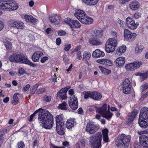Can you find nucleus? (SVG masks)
Masks as SVG:
<instances>
[{
	"label": "nucleus",
	"instance_id": "nucleus-1",
	"mask_svg": "<svg viewBox=\"0 0 148 148\" xmlns=\"http://www.w3.org/2000/svg\"><path fill=\"white\" fill-rule=\"evenodd\" d=\"M37 113L38 114V120L39 123L43 128L49 129L53 126V119L52 115L47 110L41 108L36 110L32 114L30 118L29 121L33 120V118Z\"/></svg>",
	"mask_w": 148,
	"mask_h": 148
},
{
	"label": "nucleus",
	"instance_id": "nucleus-2",
	"mask_svg": "<svg viewBox=\"0 0 148 148\" xmlns=\"http://www.w3.org/2000/svg\"><path fill=\"white\" fill-rule=\"evenodd\" d=\"M9 59L11 62L24 63L33 67H35L36 66V64L29 61L27 58L22 54L13 53L9 57Z\"/></svg>",
	"mask_w": 148,
	"mask_h": 148
},
{
	"label": "nucleus",
	"instance_id": "nucleus-3",
	"mask_svg": "<svg viewBox=\"0 0 148 148\" xmlns=\"http://www.w3.org/2000/svg\"><path fill=\"white\" fill-rule=\"evenodd\" d=\"M131 138L129 135L121 134L117 137L115 144L118 148H128Z\"/></svg>",
	"mask_w": 148,
	"mask_h": 148
},
{
	"label": "nucleus",
	"instance_id": "nucleus-4",
	"mask_svg": "<svg viewBox=\"0 0 148 148\" xmlns=\"http://www.w3.org/2000/svg\"><path fill=\"white\" fill-rule=\"evenodd\" d=\"M138 124L143 128L148 126V107H145L141 110L139 116Z\"/></svg>",
	"mask_w": 148,
	"mask_h": 148
},
{
	"label": "nucleus",
	"instance_id": "nucleus-5",
	"mask_svg": "<svg viewBox=\"0 0 148 148\" xmlns=\"http://www.w3.org/2000/svg\"><path fill=\"white\" fill-rule=\"evenodd\" d=\"M102 135L101 132H97L89 138V145L93 148H101L102 146Z\"/></svg>",
	"mask_w": 148,
	"mask_h": 148
},
{
	"label": "nucleus",
	"instance_id": "nucleus-6",
	"mask_svg": "<svg viewBox=\"0 0 148 148\" xmlns=\"http://www.w3.org/2000/svg\"><path fill=\"white\" fill-rule=\"evenodd\" d=\"M75 16L82 23L89 24L93 22V20L91 18L87 16L85 12L80 9L77 10L74 14Z\"/></svg>",
	"mask_w": 148,
	"mask_h": 148
},
{
	"label": "nucleus",
	"instance_id": "nucleus-7",
	"mask_svg": "<svg viewBox=\"0 0 148 148\" xmlns=\"http://www.w3.org/2000/svg\"><path fill=\"white\" fill-rule=\"evenodd\" d=\"M109 108L108 105L107 106V104H104L101 108H97L96 110L97 112L100 114L103 117L109 120L113 115V114L110 112Z\"/></svg>",
	"mask_w": 148,
	"mask_h": 148
},
{
	"label": "nucleus",
	"instance_id": "nucleus-8",
	"mask_svg": "<svg viewBox=\"0 0 148 148\" xmlns=\"http://www.w3.org/2000/svg\"><path fill=\"white\" fill-rule=\"evenodd\" d=\"M17 3L15 1H7L0 2V9L3 10H15L17 9Z\"/></svg>",
	"mask_w": 148,
	"mask_h": 148
},
{
	"label": "nucleus",
	"instance_id": "nucleus-9",
	"mask_svg": "<svg viewBox=\"0 0 148 148\" xmlns=\"http://www.w3.org/2000/svg\"><path fill=\"white\" fill-rule=\"evenodd\" d=\"M117 40L109 38L107 40L105 45V50L108 53L113 52L117 44Z\"/></svg>",
	"mask_w": 148,
	"mask_h": 148
},
{
	"label": "nucleus",
	"instance_id": "nucleus-10",
	"mask_svg": "<svg viewBox=\"0 0 148 148\" xmlns=\"http://www.w3.org/2000/svg\"><path fill=\"white\" fill-rule=\"evenodd\" d=\"M99 128V126L94 122L89 121L86 126V131L90 134H92L96 132Z\"/></svg>",
	"mask_w": 148,
	"mask_h": 148
},
{
	"label": "nucleus",
	"instance_id": "nucleus-11",
	"mask_svg": "<svg viewBox=\"0 0 148 148\" xmlns=\"http://www.w3.org/2000/svg\"><path fill=\"white\" fill-rule=\"evenodd\" d=\"M131 87V84L129 79H125L122 85L123 92L126 94H129Z\"/></svg>",
	"mask_w": 148,
	"mask_h": 148
},
{
	"label": "nucleus",
	"instance_id": "nucleus-12",
	"mask_svg": "<svg viewBox=\"0 0 148 148\" xmlns=\"http://www.w3.org/2000/svg\"><path fill=\"white\" fill-rule=\"evenodd\" d=\"M142 64L141 62L136 61L126 64L125 66V68L128 71H132L139 68Z\"/></svg>",
	"mask_w": 148,
	"mask_h": 148
},
{
	"label": "nucleus",
	"instance_id": "nucleus-13",
	"mask_svg": "<svg viewBox=\"0 0 148 148\" xmlns=\"http://www.w3.org/2000/svg\"><path fill=\"white\" fill-rule=\"evenodd\" d=\"M126 25L129 28L134 30L137 28L139 23L138 22L135 23V21L132 18L128 17L126 19Z\"/></svg>",
	"mask_w": 148,
	"mask_h": 148
},
{
	"label": "nucleus",
	"instance_id": "nucleus-14",
	"mask_svg": "<svg viewBox=\"0 0 148 148\" xmlns=\"http://www.w3.org/2000/svg\"><path fill=\"white\" fill-rule=\"evenodd\" d=\"M69 105L73 110L76 109L78 107V103L77 99L75 95H71L69 101Z\"/></svg>",
	"mask_w": 148,
	"mask_h": 148
},
{
	"label": "nucleus",
	"instance_id": "nucleus-15",
	"mask_svg": "<svg viewBox=\"0 0 148 148\" xmlns=\"http://www.w3.org/2000/svg\"><path fill=\"white\" fill-rule=\"evenodd\" d=\"M138 112L137 110L134 109L131 113L129 114L125 121L126 124L129 125L132 124L134 119L136 117Z\"/></svg>",
	"mask_w": 148,
	"mask_h": 148
},
{
	"label": "nucleus",
	"instance_id": "nucleus-16",
	"mask_svg": "<svg viewBox=\"0 0 148 148\" xmlns=\"http://www.w3.org/2000/svg\"><path fill=\"white\" fill-rule=\"evenodd\" d=\"M9 25L11 27H16L18 29H23L25 27L23 22L17 21L10 20L9 22Z\"/></svg>",
	"mask_w": 148,
	"mask_h": 148
},
{
	"label": "nucleus",
	"instance_id": "nucleus-17",
	"mask_svg": "<svg viewBox=\"0 0 148 148\" xmlns=\"http://www.w3.org/2000/svg\"><path fill=\"white\" fill-rule=\"evenodd\" d=\"M137 36L135 33H132L127 29H125L124 32V38L126 40H132Z\"/></svg>",
	"mask_w": 148,
	"mask_h": 148
},
{
	"label": "nucleus",
	"instance_id": "nucleus-18",
	"mask_svg": "<svg viewBox=\"0 0 148 148\" xmlns=\"http://www.w3.org/2000/svg\"><path fill=\"white\" fill-rule=\"evenodd\" d=\"M139 141L140 144L145 148H148V136L145 135L140 136Z\"/></svg>",
	"mask_w": 148,
	"mask_h": 148
},
{
	"label": "nucleus",
	"instance_id": "nucleus-19",
	"mask_svg": "<svg viewBox=\"0 0 148 148\" xmlns=\"http://www.w3.org/2000/svg\"><path fill=\"white\" fill-rule=\"evenodd\" d=\"M56 126H63L64 125V116L62 114L57 115L56 117Z\"/></svg>",
	"mask_w": 148,
	"mask_h": 148
},
{
	"label": "nucleus",
	"instance_id": "nucleus-20",
	"mask_svg": "<svg viewBox=\"0 0 148 148\" xmlns=\"http://www.w3.org/2000/svg\"><path fill=\"white\" fill-rule=\"evenodd\" d=\"M97 62L103 65L105 64L109 66H111L112 65V63L111 60L107 59H99L97 60Z\"/></svg>",
	"mask_w": 148,
	"mask_h": 148
},
{
	"label": "nucleus",
	"instance_id": "nucleus-21",
	"mask_svg": "<svg viewBox=\"0 0 148 148\" xmlns=\"http://www.w3.org/2000/svg\"><path fill=\"white\" fill-rule=\"evenodd\" d=\"M103 35V31L95 30L91 34V36L96 38H100Z\"/></svg>",
	"mask_w": 148,
	"mask_h": 148
},
{
	"label": "nucleus",
	"instance_id": "nucleus-22",
	"mask_svg": "<svg viewBox=\"0 0 148 148\" xmlns=\"http://www.w3.org/2000/svg\"><path fill=\"white\" fill-rule=\"evenodd\" d=\"M105 55V53L104 52L101 51L99 49H97L93 51L92 53V57L98 58L100 57H103Z\"/></svg>",
	"mask_w": 148,
	"mask_h": 148
},
{
	"label": "nucleus",
	"instance_id": "nucleus-23",
	"mask_svg": "<svg viewBox=\"0 0 148 148\" xmlns=\"http://www.w3.org/2000/svg\"><path fill=\"white\" fill-rule=\"evenodd\" d=\"M67 90L64 88L61 89L57 93V97L60 98L62 99H65L66 98V93Z\"/></svg>",
	"mask_w": 148,
	"mask_h": 148
},
{
	"label": "nucleus",
	"instance_id": "nucleus-24",
	"mask_svg": "<svg viewBox=\"0 0 148 148\" xmlns=\"http://www.w3.org/2000/svg\"><path fill=\"white\" fill-rule=\"evenodd\" d=\"M140 6L138 2L136 1H133L130 3L129 8L132 10L135 11L137 10Z\"/></svg>",
	"mask_w": 148,
	"mask_h": 148
},
{
	"label": "nucleus",
	"instance_id": "nucleus-25",
	"mask_svg": "<svg viewBox=\"0 0 148 148\" xmlns=\"http://www.w3.org/2000/svg\"><path fill=\"white\" fill-rule=\"evenodd\" d=\"M75 124V122L74 120L72 119H68L66 124V127L69 129H72Z\"/></svg>",
	"mask_w": 148,
	"mask_h": 148
},
{
	"label": "nucleus",
	"instance_id": "nucleus-26",
	"mask_svg": "<svg viewBox=\"0 0 148 148\" xmlns=\"http://www.w3.org/2000/svg\"><path fill=\"white\" fill-rule=\"evenodd\" d=\"M115 62L117 66L123 65L125 62V58L123 57H119L115 60Z\"/></svg>",
	"mask_w": 148,
	"mask_h": 148
},
{
	"label": "nucleus",
	"instance_id": "nucleus-27",
	"mask_svg": "<svg viewBox=\"0 0 148 148\" xmlns=\"http://www.w3.org/2000/svg\"><path fill=\"white\" fill-rule=\"evenodd\" d=\"M60 17L57 15H54L50 18V22L54 25H58L59 23Z\"/></svg>",
	"mask_w": 148,
	"mask_h": 148
},
{
	"label": "nucleus",
	"instance_id": "nucleus-28",
	"mask_svg": "<svg viewBox=\"0 0 148 148\" xmlns=\"http://www.w3.org/2000/svg\"><path fill=\"white\" fill-rule=\"evenodd\" d=\"M97 38H93L91 36V38L89 40V42L92 45H99L101 44V42L99 40L96 39Z\"/></svg>",
	"mask_w": 148,
	"mask_h": 148
},
{
	"label": "nucleus",
	"instance_id": "nucleus-29",
	"mask_svg": "<svg viewBox=\"0 0 148 148\" xmlns=\"http://www.w3.org/2000/svg\"><path fill=\"white\" fill-rule=\"evenodd\" d=\"M108 131L107 129H105L102 130L103 141L108 143L109 142V138L108 135Z\"/></svg>",
	"mask_w": 148,
	"mask_h": 148
},
{
	"label": "nucleus",
	"instance_id": "nucleus-30",
	"mask_svg": "<svg viewBox=\"0 0 148 148\" xmlns=\"http://www.w3.org/2000/svg\"><path fill=\"white\" fill-rule=\"evenodd\" d=\"M84 3L89 6H93L97 4L99 0H82Z\"/></svg>",
	"mask_w": 148,
	"mask_h": 148
},
{
	"label": "nucleus",
	"instance_id": "nucleus-31",
	"mask_svg": "<svg viewBox=\"0 0 148 148\" xmlns=\"http://www.w3.org/2000/svg\"><path fill=\"white\" fill-rule=\"evenodd\" d=\"M91 99L95 100H99L102 97L101 94L97 92H92Z\"/></svg>",
	"mask_w": 148,
	"mask_h": 148
},
{
	"label": "nucleus",
	"instance_id": "nucleus-32",
	"mask_svg": "<svg viewBox=\"0 0 148 148\" xmlns=\"http://www.w3.org/2000/svg\"><path fill=\"white\" fill-rule=\"evenodd\" d=\"M81 26L80 23L77 21L73 20L70 25L71 28L73 29L74 28H78Z\"/></svg>",
	"mask_w": 148,
	"mask_h": 148
},
{
	"label": "nucleus",
	"instance_id": "nucleus-33",
	"mask_svg": "<svg viewBox=\"0 0 148 148\" xmlns=\"http://www.w3.org/2000/svg\"><path fill=\"white\" fill-rule=\"evenodd\" d=\"M24 18L27 22L34 23L36 21V19L31 16L26 15L24 16Z\"/></svg>",
	"mask_w": 148,
	"mask_h": 148
},
{
	"label": "nucleus",
	"instance_id": "nucleus-34",
	"mask_svg": "<svg viewBox=\"0 0 148 148\" xmlns=\"http://www.w3.org/2000/svg\"><path fill=\"white\" fill-rule=\"evenodd\" d=\"M99 68L102 73L105 75H108L110 74L111 71L110 70L107 69L101 66H99Z\"/></svg>",
	"mask_w": 148,
	"mask_h": 148
},
{
	"label": "nucleus",
	"instance_id": "nucleus-35",
	"mask_svg": "<svg viewBox=\"0 0 148 148\" xmlns=\"http://www.w3.org/2000/svg\"><path fill=\"white\" fill-rule=\"evenodd\" d=\"M85 144L86 140L84 139H82L76 144L75 146L77 148H81L80 145L82 147H83L85 146Z\"/></svg>",
	"mask_w": 148,
	"mask_h": 148
},
{
	"label": "nucleus",
	"instance_id": "nucleus-36",
	"mask_svg": "<svg viewBox=\"0 0 148 148\" xmlns=\"http://www.w3.org/2000/svg\"><path fill=\"white\" fill-rule=\"evenodd\" d=\"M56 130L57 133L60 135H62L64 134L63 126H56Z\"/></svg>",
	"mask_w": 148,
	"mask_h": 148
},
{
	"label": "nucleus",
	"instance_id": "nucleus-37",
	"mask_svg": "<svg viewBox=\"0 0 148 148\" xmlns=\"http://www.w3.org/2000/svg\"><path fill=\"white\" fill-rule=\"evenodd\" d=\"M19 95V94L18 93H17L14 95L13 100L11 102L12 104L16 105L18 103V98L17 95Z\"/></svg>",
	"mask_w": 148,
	"mask_h": 148
},
{
	"label": "nucleus",
	"instance_id": "nucleus-38",
	"mask_svg": "<svg viewBox=\"0 0 148 148\" xmlns=\"http://www.w3.org/2000/svg\"><path fill=\"white\" fill-rule=\"evenodd\" d=\"M92 92L88 91H84L83 92V94L84 95V98L85 99H87L89 97L91 98Z\"/></svg>",
	"mask_w": 148,
	"mask_h": 148
},
{
	"label": "nucleus",
	"instance_id": "nucleus-39",
	"mask_svg": "<svg viewBox=\"0 0 148 148\" xmlns=\"http://www.w3.org/2000/svg\"><path fill=\"white\" fill-rule=\"evenodd\" d=\"M68 107V105L67 103L64 101L62 103L59 105L58 108L62 110H66Z\"/></svg>",
	"mask_w": 148,
	"mask_h": 148
},
{
	"label": "nucleus",
	"instance_id": "nucleus-40",
	"mask_svg": "<svg viewBox=\"0 0 148 148\" xmlns=\"http://www.w3.org/2000/svg\"><path fill=\"white\" fill-rule=\"evenodd\" d=\"M143 47L141 45L136 46L135 49V51L136 53L137 54H139L142 51Z\"/></svg>",
	"mask_w": 148,
	"mask_h": 148
},
{
	"label": "nucleus",
	"instance_id": "nucleus-41",
	"mask_svg": "<svg viewBox=\"0 0 148 148\" xmlns=\"http://www.w3.org/2000/svg\"><path fill=\"white\" fill-rule=\"evenodd\" d=\"M126 50V47L125 45L119 47L117 50V52L122 53L125 52Z\"/></svg>",
	"mask_w": 148,
	"mask_h": 148
},
{
	"label": "nucleus",
	"instance_id": "nucleus-42",
	"mask_svg": "<svg viewBox=\"0 0 148 148\" xmlns=\"http://www.w3.org/2000/svg\"><path fill=\"white\" fill-rule=\"evenodd\" d=\"M110 34L112 38H111L113 39V40H117L118 34L115 31H112L110 32Z\"/></svg>",
	"mask_w": 148,
	"mask_h": 148
},
{
	"label": "nucleus",
	"instance_id": "nucleus-43",
	"mask_svg": "<svg viewBox=\"0 0 148 148\" xmlns=\"http://www.w3.org/2000/svg\"><path fill=\"white\" fill-rule=\"evenodd\" d=\"M39 84H37L32 86L31 88V93L32 94H34Z\"/></svg>",
	"mask_w": 148,
	"mask_h": 148
},
{
	"label": "nucleus",
	"instance_id": "nucleus-44",
	"mask_svg": "<svg viewBox=\"0 0 148 148\" xmlns=\"http://www.w3.org/2000/svg\"><path fill=\"white\" fill-rule=\"evenodd\" d=\"M91 57L90 53L87 51L84 52L83 54V58L86 60H88Z\"/></svg>",
	"mask_w": 148,
	"mask_h": 148
},
{
	"label": "nucleus",
	"instance_id": "nucleus-45",
	"mask_svg": "<svg viewBox=\"0 0 148 148\" xmlns=\"http://www.w3.org/2000/svg\"><path fill=\"white\" fill-rule=\"evenodd\" d=\"M6 131L5 130H3L0 132V147L3 142V139L1 137L5 135Z\"/></svg>",
	"mask_w": 148,
	"mask_h": 148
},
{
	"label": "nucleus",
	"instance_id": "nucleus-46",
	"mask_svg": "<svg viewBox=\"0 0 148 148\" xmlns=\"http://www.w3.org/2000/svg\"><path fill=\"white\" fill-rule=\"evenodd\" d=\"M81 46H79L77 47L71 53V54L72 55H75V52L76 53H77L78 52L81 51Z\"/></svg>",
	"mask_w": 148,
	"mask_h": 148
},
{
	"label": "nucleus",
	"instance_id": "nucleus-47",
	"mask_svg": "<svg viewBox=\"0 0 148 148\" xmlns=\"http://www.w3.org/2000/svg\"><path fill=\"white\" fill-rule=\"evenodd\" d=\"M39 58L37 54L35 52L32 57V60L34 62H38L39 60Z\"/></svg>",
	"mask_w": 148,
	"mask_h": 148
},
{
	"label": "nucleus",
	"instance_id": "nucleus-48",
	"mask_svg": "<svg viewBox=\"0 0 148 148\" xmlns=\"http://www.w3.org/2000/svg\"><path fill=\"white\" fill-rule=\"evenodd\" d=\"M73 20L69 18H65L64 21L66 23L70 26L71 24V22Z\"/></svg>",
	"mask_w": 148,
	"mask_h": 148
},
{
	"label": "nucleus",
	"instance_id": "nucleus-49",
	"mask_svg": "<svg viewBox=\"0 0 148 148\" xmlns=\"http://www.w3.org/2000/svg\"><path fill=\"white\" fill-rule=\"evenodd\" d=\"M51 99L50 96L45 95L43 97V100L45 101L49 102L50 101Z\"/></svg>",
	"mask_w": 148,
	"mask_h": 148
},
{
	"label": "nucleus",
	"instance_id": "nucleus-50",
	"mask_svg": "<svg viewBox=\"0 0 148 148\" xmlns=\"http://www.w3.org/2000/svg\"><path fill=\"white\" fill-rule=\"evenodd\" d=\"M25 144L24 142L22 141L18 143V148H24Z\"/></svg>",
	"mask_w": 148,
	"mask_h": 148
},
{
	"label": "nucleus",
	"instance_id": "nucleus-51",
	"mask_svg": "<svg viewBox=\"0 0 148 148\" xmlns=\"http://www.w3.org/2000/svg\"><path fill=\"white\" fill-rule=\"evenodd\" d=\"M142 75L141 77L142 78V81H143L148 77V71L145 73H142Z\"/></svg>",
	"mask_w": 148,
	"mask_h": 148
},
{
	"label": "nucleus",
	"instance_id": "nucleus-52",
	"mask_svg": "<svg viewBox=\"0 0 148 148\" xmlns=\"http://www.w3.org/2000/svg\"><path fill=\"white\" fill-rule=\"evenodd\" d=\"M5 45L7 49H10L12 48V44L10 42L6 41L5 43Z\"/></svg>",
	"mask_w": 148,
	"mask_h": 148
},
{
	"label": "nucleus",
	"instance_id": "nucleus-53",
	"mask_svg": "<svg viewBox=\"0 0 148 148\" xmlns=\"http://www.w3.org/2000/svg\"><path fill=\"white\" fill-rule=\"evenodd\" d=\"M138 133L139 135L147 134H148V130L147 129L144 130L138 131Z\"/></svg>",
	"mask_w": 148,
	"mask_h": 148
},
{
	"label": "nucleus",
	"instance_id": "nucleus-54",
	"mask_svg": "<svg viewBox=\"0 0 148 148\" xmlns=\"http://www.w3.org/2000/svg\"><path fill=\"white\" fill-rule=\"evenodd\" d=\"M141 87L142 89V91H143L144 90L148 88V83L145 84L144 85L142 86Z\"/></svg>",
	"mask_w": 148,
	"mask_h": 148
},
{
	"label": "nucleus",
	"instance_id": "nucleus-55",
	"mask_svg": "<svg viewBox=\"0 0 148 148\" xmlns=\"http://www.w3.org/2000/svg\"><path fill=\"white\" fill-rule=\"evenodd\" d=\"M58 34L59 36H63L66 34V32H65L63 30H61L58 31Z\"/></svg>",
	"mask_w": 148,
	"mask_h": 148
},
{
	"label": "nucleus",
	"instance_id": "nucleus-56",
	"mask_svg": "<svg viewBox=\"0 0 148 148\" xmlns=\"http://www.w3.org/2000/svg\"><path fill=\"white\" fill-rule=\"evenodd\" d=\"M45 91V89L43 88H41L38 89L37 91L38 94H41L44 92Z\"/></svg>",
	"mask_w": 148,
	"mask_h": 148
},
{
	"label": "nucleus",
	"instance_id": "nucleus-57",
	"mask_svg": "<svg viewBox=\"0 0 148 148\" xmlns=\"http://www.w3.org/2000/svg\"><path fill=\"white\" fill-rule=\"evenodd\" d=\"M49 58L47 56H45L42 58L40 60V62L42 63H44L46 60H48Z\"/></svg>",
	"mask_w": 148,
	"mask_h": 148
},
{
	"label": "nucleus",
	"instance_id": "nucleus-58",
	"mask_svg": "<svg viewBox=\"0 0 148 148\" xmlns=\"http://www.w3.org/2000/svg\"><path fill=\"white\" fill-rule=\"evenodd\" d=\"M77 55V58L79 60H80L82 58V56L81 54V51L78 52L76 53Z\"/></svg>",
	"mask_w": 148,
	"mask_h": 148
},
{
	"label": "nucleus",
	"instance_id": "nucleus-59",
	"mask_svg": "<svg viewBox=\"0 0 148 148\" xmlns=\"http://www.w3.org/2000/svg\"><path fill=\"white\" fill-rule=\"evenodd\" d=\"M19 73L21 75H23L25 73V71L22 68H20L18 69Z\"/></svg>",
	"mask_w": 148,
	"mask_h": 148
},
{
	"label": "nucleus",
	"instance_id": "nucleus-60",
	"mask_svg": "<svg viewBox=\"0 0 148 148\" xmlns=\"http://www.w3.org/2000/svg\"><path fill=\"white\" fill-rule=\"evenodd\" d=\"M71 47V46L70 44H68L67 45H65V47L64 49L66 51H68L69 50Z\"/></svg>",
	"mask_w": 148,
	"mask_h": 148
},
{
	"label": "nucleus",
	"instance_id": "nucleus-61",
	"mask_svg": "<svg viewBox=\"0 0 148 148\" xmlns=\"http://www.w3.org/2000/svg\"><path fill=\"white\" fill-rule=\"evenodd\" d=\"M30 86L29 84H27L24 88L23 90L25 91H26L29 89Z\"/></svg>",
	"mask_w": 148,
	"mask_h": 148
},
{
	"label": "nucleus",
	"instance_id": "nucleus-62",
	"mask_svg": "<svg viewBox=\"0 0 148 148\" xmlns=\"http://www.w3.org/2000/svg\"><path fill=\"white\" fill-rule=\"evenodd\" d=\"M61 42V40L60 38H57L56 39V43L57 45H59Z\"/></svg>",
	"mask_w": 148,
	"mask_h": 148
},
{
	"label": "nucleus",
	"instance_id": "nucleus-63",
	"mask_svg": "<svg viewBox=\"0 0 148 148\" xmlns=\"http://www.w3.org/2000/svg\"><path fill=\"white\" fill-rule=\"evenodd\" d=\"M140 16V14L138 12L134 14V17L136 18H138Z\"/></svg>",
	"mask_w": 148,
	"mask_h": 148
},
{
	"label": "nucleus",
	"instance_id": "nucleus-64",
	"mask_svg": "<svg viewBox=\"0 0 148 148\" xmlns=\"http://www.w3.org/2000/svg\"><path fill=\"white\" fill-rule=\"evenodd\" d=\"M35 52L37 54L39 58L43 55V53L40 51H37Z\"/></svg>",
	"mask_w": 148,
	"mask_h": 148
}]
</instances>
